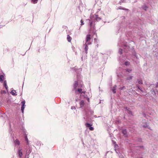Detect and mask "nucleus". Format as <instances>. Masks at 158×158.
Returning a JSON list of instances; mask_svg holds the SVG:
<instances>
[{"label": "nucleus", "mask_w": 158, "mask_h": 158, "mask_svg": "<svg viewBox=\"0 0 158 158\" xmlns=\"http://www.w3.org/2000/svg\"><path fill=\"white\" fill-rule=\"evenodd\" d=\"M91 35L90 34H88L86 35V43L88 44H91V42H90L91 39Z\"/></svg>", "instance_id": "nucleus-1"}, {"label": "nucleus", "mask_w": 158, "mask_h": 158, "mask_svg": "<svg viewBox=\"0 0 158 158\" xmlns=\"http://www.w3.org/2000/svg\"><path fill=\"white\" fill-rule=\"evenodd\" d=\"M21 103H22V106L21 107V110L22 111V113H23L24 112V106L25 103V101H23L21 102Z\"/></svg>", "instance_id": "nucleus-2"}, {"label": "nucleus", "mask_w": 158, "mask_h": 158, "mask_svg": "<svg viewBox=\"0 0 158 158\" xmlns=\"http://www.w3.org/2000/svg\"><path fill=\"white\" fill-rule=\"evenodd\" d=\"M76 91H77L78 92L81 94H85L86 93V91H82V89H77L76 90Z\"/></svg>", "instance_id": "nucleus-3"}, {"label": "nucleus", "mask_w": 158, "mask_h": 158, "mask_svg": "<svg viewBox=\"0 0 158 158\" xmlns=\"http://www.w3.org/2000/svg\"><path fill=\"white\" fill-rule=\"evenodd\" d=\"M18 154L19 157H22L23 155V153L22 151V149H19L18 152Z\"/></svg>", "instance_id": "nucleus-4"}, {"label": "nucleus", "mask_w": 158, "mask_h": 158, "mask_svg": "<svg viewBox=\"0 0 158 158\" xmlns=\"http://www.w3.org/2000/svg\"><path fill=\"white\" fill-rule=\"evenodd\" d=\"M78 85V83L77 81H75L73 84V87L75 89L77 90V88Z\"/></svg>", "instance_id": "nucleus-5"}, {"label": "nucleus", "mask_w": 158, "mask_h": 158, "mask_svg": "<svg viewBox=\"0 0 158 158\" xmlns=\"http://www.w3.org/2000/svg\"><path fill=\"white\" fill-rule=\"evenodd\" d=\"M89 44H87L85 43L84 44V45L85 46V51L86 53H87V51L88 50V45Z\"/></svg>", "instance_id": "nucleus-6"}, {"label": "nucleus", "mask_w": 158, "mask_h": 158, "mask_svg": "<svg viewBox=\"0 0 158 158\" xmlns=\"http://www.w3.org/2000/svg\"><path fill=\"white\" fill-rule=\"evenodd\" d=\"M80 107H82L85 105L84 102L83 100H81L79 102Z\"/></svg>", "instance_id": "nucleus-7"}, {"label": "nucleus", "mask_w": 158, "mask_h": 158, "mask_svg": "<svg viewBox=\"0 0 158 158\" xmlns=\"http://www.w3.org/2000/svg\"><path fill=\"white\" fill-rule=\"evenodd\" d=\"M122 133L125 137H127V131L126 129H123L122 130Z\"/></svg>", "instance_id": "nucleus-8"}, {"label": "nucleus", "mask_w": 158, "mask_h": 158, "mask_svg": "<svg viewBox=\"0 0 158 158\" xmlns=\"http://www.w3.org/2000/svg\"><path fill=\"white\" fill-rule=\"evenodd\" d=\"M14 142L16 145L19 146L20 144V143L18 139H16L15 141Z\"/></svg>", "instance_id": "nucleus-9"}, {"label": "nucleus", "mask_w": 158, "mask_h": 158, "mask_svg": "<svg viewBox=\"0 0 158 158\" xmlns=\"http://www.w3.org/2000/svg\"><path fill=\"white\" fill-rule=\"evenodd\" d=\"M72 39L69 35H67V40L69 42H71Z\"/></svg>", "instance_id": "nucleus-10"}, {"label": "nucleus", "mask_w": 158, "mask_h": 158, "mask_svg": "<svg viewBox=\"0 0 158 158\" xmlns=\"http://www.w3.org/2000/svg\"><path fill=\"white\" fill-rule=\"evenodd\" d=\"M133 78V76H130L129 77H127L126 79L127 80H131Z\"/></svg>", "instance_id": "nucleus-11"}, {"label": "nucleus", "mask_w": 158, "mask_h": 158, "mask_svg": "<svg viewBox=\"0 0 158 158\" xmlns=\"http://www.w3.org/2000/svg\"><path fill=\"white\" fill-rule=\"evenodd\" d=\"M4 86H5L6 89V90H7V89H8V86L7 85V84H6V81H4Z\"/></svg>", "instance_id": "nucleus-12"}, {"label": "nucleus", "mask_w": 158, "mask_h": 158, "mask_svg": "<svg viewBox=\"0 0 158 158\" xmlns=\"http://www.w3.org/2000/svg\"><path fill=\"white\" fill-rule=\"evenodd\" d=\"M4 76L3 75H0V81H2L4 79Z\"/></svg>", "instance_id": "nucleus-13"}, {"label": "nucleus", "mask_w": 158, "mask_h": 158, "mask_svg": "<svg viewBox=\"0 0 158 158\" xmlns=\"http://www.w3.org/2000/svg\"><path fill=\"white\" fill-rule=\"evenodd\" d=\"M25 140L27 142V145H28L29 144V141H28V139L27 138V136H25Z\"/></svg>", "instance_id": "nucleus-14"}, {"label": "nucleus", "mask_w": 158, "mask_h": 158, "mask_svg": "<svg viewBox=\"0 0 158 158\" xmlns=\"http://www.w3.org/2000/svg\"><path fill=\"white\" fill-rule=\"evenodd\" d=\"M138 81L139 84H143V81L141 80L138 79Z\"/></svg>", "instance_id": "nucleus-15"}, {"label": "nucleus", "mask_w": 158, "mask_h": 158, "mask_svg": "<svg viewBox=\"0 0 158 158\" xmlns=\"http://www.w3.org/2000/svg\"><path fill=\"white\" fill-rule=\"evenodd\" d=\"M85 126L87 127H89L91 126H92V125H91L89 123H86L85 124Z\"/></svg>", "instance_id": "nucleus-16"}, {"label": "nucleus", "mask_w": 158, "mask_h": 158, "mask_svg": "<svg viewBox=\"0 0 158 158\" xmlns=\"http://www.w3.org/2000/svg\"><path fill=\"white\" fill-rule=\"evenodd\" d=\"M32 2L34 4L37 3L38 0H31Z\"/></svg>", "instance_id": "nucleus-17"}, {"label": "nucleus", "mask_w": 158, "mask_h": 158, "mask_svg": "<svg viewBox=\"0 0 158 158\" xmlns=\"http://www.w3.org/2000/svg\"><path fill=\"white\" fill-rule=\"evenodd\" d=\"M16 91L14 90H13L11 91V94L13 95H15V93H16Z\"/></svg>", "instance_id": "nucleus-18"}, {"label": "nucleus", "mask_w": 158, "mask_h": 158, "mask_svg": "<svg viewBox=\"0 0 158 158\" xmlns=\"http://www.w3.org/2000/svg\"><path fill=\"white\" fill-rule=\"evenodd\" d=\"M116 88L115 87H113V89H112V91L113 93L114 94H115L116 93Z\"/></svg>", "instance_id": "nucleus-19"}, {"label": "nucleus", "mask_w": 158, "mask_h": 158, "mask_svg": "<svg viewBox=\"0 0 158 158\" xmlns=\"http://www.w3.org/2000/svg\"><path fill=\"white\" fill-rule=\"evenodd\" d=\"M119 52L120 54H122L123 52V50L121 49H119Z\"/></svg>", "instance_id": "nucleus-20"}, {"label": "nucleus", "mask_w": 158, "mask_h": 158, "mask_svg": "<svg viewBox=\"0 0 158 158\" xmlns=\"http://www.w3.org/2000/svg\"><path fill=\"white\" fill-rule=\"evenodd\" d=\"M127 113H128V114L130 115H132V112L130 111V110H128Z\"/></svg>", "instance_id": "nucleus-21"}, {"label": "nucleus", "mask_w": 158, "mask_h": 158, "mask_svg": "<svg viewBox=\"0 0 158 158\" xmlns=\"http://www.w3.org/2000/svg\"><path fill=\"white\" fill-rule=\"evenodd\" d=\"M89 129L91 131H93L94 130V128L91 126L89 127Z\"/></svg>", "instance_id": "nucleus-22"}, {"label": "nucleus", "mask_w": 158, "mask_h": 158, "mask_svg": "<svg viewBox=\"0 0 158 158\" xmlns=\"http://www.w3.org/2000/svg\"><path fill=\"white\" fill-rule=\"evenodd\" d=\"M81 25H83L84 24V23H83V21L82 19H81Z\"/></svg>", "instance_id": "nucleus-23"}, {"label": "nucleus", "mask_w": 158, "mask_h": 158, "mask_svg": "<svg viewBox=\"0 0 158 158\" xmlns=\"http://www.w3.org/2000/svg\"><path fill=\"white\" fill-rule=\"evenodd\" d=\"M126 71L127 72H128L130 73V72H131V71H132V70L130 69H127Z\"/></svg>", "instance_id": "nucleus-24"}, {"label": "nucleus", "mask_w": 158, "mask_h": 158, "mask_svg": "<svg viewBox=\"0 0 158 158\" xmlns=\"http://www.w3.org/2000/svg\"><path fill=\"white\" fill-rule=\"evenodd\" d=\"M129 64V63L128 62H125V64L126 65H127L128 64Z\"/></svg>", "instance_id": "nucleus-25"}, {"label": "nucleus", "mask_w": 158, "mask_h": 158, "mask_svg": "<svg viewBox=\"0 0 158 158\" xmlns=\"http://www.w3.org/2000/svg\"><path fill=\"white\" fill-rule=\"evenodd\" d=\"M125 86H123L122 87H121L120 88V89H121L122 90V89H125Z\"/></svg>", "instance_id": "nucleus-26"}, {"label": "nucleus", "mask_w": 158, "mask_h": 158, "mask_svg": "<svg viewBox=\"0 0 158 158\" xmlns=\"http://www.w3.org/2000/svg\"><path fill=\"white\" fill-rule=\"evenodd\" d=\"M92 22H89V24H90V26H91L92 25Z\"/></svg>", "instance_id": "nucleus-27"}, {"label": "nucleus", "mask_w": 158, "mask_h": 158, "mask_svg": "<svg viewBox=\"0 0 158 158\" xmlns=\"http://www.w3.org/2000/svg\"><path fill=\"white\" fill-rule=\"evenodd\" d=\"M118 147V145L117 144H116V143H115L114 145V147L115 148H116V147Z\"/></svg>", "instance_id": "nucleus-28"}, {"label": "nucleus", "mask_w": 158, "mask_h": 158, "mask_svg": "<svg viewBox=\"0 0 158 158\" xmlns=\"http://www.w3.org/2000/svg\"><path fill=\"white\" fill-rule=\"evenodd\" d=\"M87 100L88 102H89V98H87Z\"/></svg>", "instance_id": "nucleus-29"}, {"label": "nucleus", "mask_w": 158, "mask_h": 158, "mask_svg": "<svg viewBox=\"0 0 158 158\" xmlns=\"http://www.w3.org/2000/svg\"><path fill=\"white\" fill-rule=\"evenodd\" d=\"M20 158H22V157H20Z\"/></svg>", "instance_id": "nucleus-30"}]
</instances>
